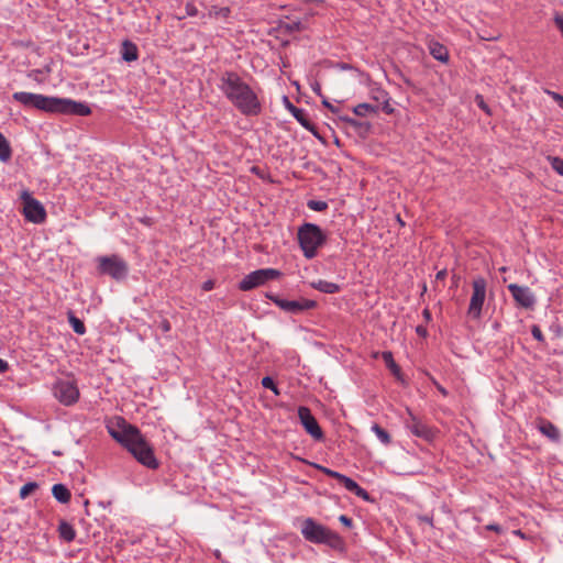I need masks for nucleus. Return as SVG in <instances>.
I'll list each match as a JSON object with an SVG mask.
<instances>
[{"label":"nucleus","instance_id":"nucleus-14","mask_svg":"<svg viewBox=\"0 0 563 563\" xmlns=\"http://www.w3.org/2000/svg\"><path fill=\"white\" fill-rule=\"evenodd\" d=\"M298 417L308 434H310L317 441L323 439V432L308 407L300 406L298 408Z\"/></svg>","mask_w":563,"mask_h":563},{"label":"nucleus","instance_id":"nucleus-34","mask_svg":"<svg viewBox=\"0 0 563 563\" xmlns=\"http://www.w3.org/2000/svg\"><path fill=\"white\" fill-rule=\"evenodd\" d=\"M262 386L264 388H267V389H271L276 396H278L280 394L277 385L275 384L274 379L269 376H265L263 379H262Z\"/></svg>","mask_w":563,"mask_h":563},{"label":"nucleus","instance_id":"nucleus-15","mask_svg":"<svg viewBox=\"0 0 563 563\" xmlns=\"http://www.w3.org/2000/svg\"><path fill=\"white\" fill-rule=\"evenodd\" d=\"M409 418L405 420L406 428L416 437L426 441H432L435 437V431L427 423L417 418L411 411H408Z\"/></svg>","mask_w":563,"mask_h":563},{"label":"nucleus","instance_id":"nucleus-54","mask_svg":"<svg viewBox=\"0 0 563 563\" xmlns=\"http://www.w3.org/2000/svg\"><path fill=\"white\" fill-rule=\"evenodd\" d=\"M422 520H423V521H426V522H428V523H430V525L432 523V520H431V519H429L428 517H424Z\"/></svg>","mask_w":563,"mask_h":563},{"label":"nucleus","instance_id":"nucleus-31","mask_svg":"<svg viewBox=\"0 0 563 563\" xmlns=\"http://www.w3.org/2000/svg\"><path fill=\"white\" fill-rule=\"evenodd\" d=\"M548 159L552 169L555 170L560 176H563V158L558 156H549Z\"/></svg>","mask_w":563,"mask_h":563},{"label":"nucleus","instance_id":"nucleus-3","mask_svg":"<svg viewBox=\"0 0 563 563\" xmlns=\"http://www.w3.org/2000/svg\"><path fill=\"white\" fill-rule=\"evenodd\" d=\"M300 532L311 543L325 544L334 550H343L344 548V541L336 532L316 522L312 518H306L302 521Z\"/></svg>","mask_w":563,"mask_h":563},{"label":"nucleus","instance_id":"nucleus-21","mask_svg":"<svg viewBox=\"0 0 563 563\" xmlns=\"http://www.w3.org/2000/svg\"><path fill=\"white\" fill-rule=\"evenodd\" d=\"M311 287L324 294H336L341 289L338 284L323 279L311 283Z\"/></svg>","mask_w":563,"mask_h":563},{"label":"nucleus","instance_id":"nucleus-23","mask_svg":"<svg viewBox=\"0 0 563 563\" xmlns=\"http://www.w3.org/2000/svg\"><path fill=\"white\" fill-rule=\"evenodd\" d=\"M58 532L60 539H63L66 542H71L76 538V531L74 527L68 523L67 521H60L58 526Z\"/></svg>","mask_w":563,"mask_h":563},{"label":"nucleus","instance_id":"nucleus-11","mask_svg":"<svg viewBox=\"0 0 563 563\" xmlns=\"http://www.w3.org/2000/svg\"><path fill=\"white\" fill-rule=\"evenodd\" d=\"M268 298L282 310L294 314L313 309L317 306L314 300L306 298H301L299 300H287L279 298L278 296H268Z\"/></svg>","mask_w":563,"mask_h":563},{"label":"nucleus","instance_id":"nucleus-49","mask_svg":"<svg viewBox=\"0 0 563 563\" xmlns=\"http://www.w3.org/2000/svg\"><path fill=\"white\" fill-rule=\"evenodd\" d=\"M312 90L318 93V95H321V87L318 82H316L313 86H312Z\"/></svg>","mask_w":563,"mask_h":563},{"label":"nucleus","instance_id":"nucleus-7","mask_svg":"<svg viewBox=\"0 0 563 563\" xmlns=\"http://www.w3.org/2000/svg\"><path fill=\"white\" fill-rule=\"evenodd\" d=\"M12 98L24 107L34 108L52 113L54 97H47L44 95L26 91H18L12 95Z\"/></svg>","mask_w":563,"mask_h":563},{"label":"nucleus","instance_id":"nucleus-53","mask_svg":"<svg viewBox=\"0 0 563 563\" xmlns=\"http://www.w3.org/2000/svg\"><path fill=\"white\" fill-rule=\"evenodd\" d=\"M445 275V272L444 271H441L437 274V278H443Z\"/></svg>","mask_w":563,"mask_h":563},{"label":"nucleus","instance_id":"nucleus-33","mask_svg":"<svg viewBox=\"0 0 563 563\" xmlns=\"http://www.w3.org/2000/svg\"><path fill=\"white\" fill-rule=\"evenodd\" d=\"M307 207L313 211H324L328 208V203L323 200H308Z\"/></svg>","mask_w":563,"mask_h":563},{"label":"nucleus","instance_id":"nucleus-32","mask_svg":"<svg viewBox=\"0 0 563 563\" xmlns=\"http://www.w3.org/2000/svg\"><path fill=\"white\" fill-rule=\"evenodd\" d=\"M38 487L37 483L29 482L24 484L20 489V498L25 499L31 493H33Z\"/></svg>","mask_w":563,"mask_h":563},{"label":"nucleus","instance_id":"nucleus-24","mask_svg":"<svg viewBox=\"0 0 563 563\" xmlns=\"http://www.w3.org/2000/svg\"><path fill=\"white\" fill-rule=\"evenodd\" d=\"M12 157V148L9 141L0 132V162L7 163Z\"/></svg>","mask_w":563,"mask_h":563},{"label":"nucleus","instance_id":"nucleus-41","mask_svg":"<svg viewBox=\"0 0 563 563\" xmlns=\"http://www.w3.org/2000/svg\"><path fill=\"white\" fill-rule=\"evenodd\" d=\"M339 521H340L342 525H344L345 527H347V528H351V527H352V525H353L352 519H351L350 517L345 516V515H341V516L339 517Z\"/></svg>","mask_w":563,"mask_h":563},{"label":"nucleus","instance_id":"nucleus-28","mask_svg":"<svg viewBox=\"0 0 563 563\" xmlns=\"http://www.w3.org/2000/svg\"><path fill=\"white\" fill-rule=\"evenodd\" d=\"M371 430L375 433V435L377 437V439L384 444V445H388L390 444L391 442V438L389 435V433L383 429L379 424L377 423H374L372 427H371Z\"/></svg>","mask_w":563,"mask_h":563},{"label":"nucleus","instance_id":"nucleus-47","mask_svg":"<svg viewBox=\"0 0 563 563\" xmlns=\"http://www.w3.org/2000/svg\"><path fill=\"white\" fill-rule=\"evenodd\" d=\"M384 111L386 113H391L394 111V109L390 107L389 102H388V99L384 100Z\"/></svg>","mask_w":563,"mask_h":563},{"label":"nucleus","instance_id":"nucleus-10","mask_svg":"<svg viewBox=\"0 0 563 563\" xmlns=\"http://www.w3.org/2000/svg\"><path fill=\"white\" fill-rule=\"evenodd\" d=\"M91 112L89 106L85 102L75 101L67 98L54 97L52 113L75 114L80 117L89 115Z\"/></svg>","mask_w":563,"mask_h":563},{"label":"nucleus","instance_id":"nucleus-5","mask_svg":"<svg viewBox=\"0 0 563 563\" xmlns=\"http://www.w3.org/2000/svg\"><path fill=\"white\" fill-rule=\"evenodd\" d=\"M100 274L108 275L115 280H122L128 276L129 266L119 255L101 256L98 258Z\"/></svg>","mask_w":563,"mask_h":563},{"label":"nucleus","instance_id":"nucleus-9","mask_svg":"<svg viewBox=\"0 0 563 563\" xmlns=\"http://www.w3.org/2000/svg\"><path fill=\"white\" fill-rule=\"evenodd\" d=\"M473 294L470 300L467 313L473 319H479L482 316L483 305L486 298L487 283L484 277H476L472 282Z\"/></svg>","mask_w":563,"mask_h":563},{"label":"nucleus","instance_id":"nucleus-27","mask_svg":"<svg viewBox=\"0 0 563 563\" xmlns=\"http://www.w3.org/2000/svg\"><path fill=\"white\" fill-rule=\"evenodd\" d=\"M382 358L385 362L386 366L391 371V373L394 375H399L400 368L396 364V362L394 360V355H393V353L390 351H384L382 353Z\"/></svg>","mask_w":563,"mask_h":563},{"label":"nucleus","instance_id":"nucleus-51","mask_svg":"<svg viewBox=\"0 0 563 563\" xmlns=\"http://www.w3.org/2000/svg\"><path fill=\"white\" fill-rule=\"evenodd\" d=\"M512 533H514L515 536L520 537L521 539H525V538H526L525 533H523L521 530H514V531H512Z\"/></svg>","mask_w":563,"mask_h":563},{"label":"nucleus","instance_id":"nucleus-16","mask_svg":"<svg viewBox=\"0 0 563 563\" xmlns=\"http://www.w3.org/2000/svg\"><path fill=\"white\" fill-rule=\"evenodd\" d=\"M286 106L289 112L294 115V118L308 131H313L314 125L311 123L309 119V114L305 109L295 107L288 99L285 97Z\"/></svg>","mask_w":563,"mask_h":563},{"label":"nucleus","instance_id":"nucleus-6","mask_svg":"<svg viewBox=\"0 0 563 563\" xmlns=\"http://www.w3.org/2000/svg\"><path fill=\"white\" fill-rule=\"evenodd\" d=\"M21 200L23 202V216L25 220L36 224L45 221L46 211L44 206L37 199L33 198L30 191L23 190L21 192Z\"/></svg>","mask_w":563,"mask_h":563},{"label":"nucleus","instance_id":"nucleus-12","mask_svg":"<svg viewBox=\"0 0 563 563\" xmlns=\"http://www.w3.org/2000/svg\"><path fill=\"white\" fill-rule=\"evenodd\" d=\"M54 395L65 406H71L79 398V390L74 382L60 380L54 386Z\"/></svg>","mask_w":563,"mask_h":563},{"label":"nucleus","instance_id":"nucleus-18","mask_svg":"<svg viewBox=\"0 0 563 563\" xmlns=\"http://www.w3.org/2000/svg\"><path fill=\"white\" fill-rule=\"evenodd\" d=\"M538 430L553 442H559L561 438L560 430L549 420H541Z\"/></svg>","mask_w":563,"mask_h":563},{"label":"nucleus","instance_id":"nucleus-1","mask_svg":"<svg viewBox=\"0 0 563 563\" xmlns=\"http://www.w3.org/2000/svg\"><path fill=\"white\" fill-rule=\"evenodd\" d=\"M218 88L241 114L257 117L262 113L263 106L258 93L236 71H222Z\"/></svg>","mask_w":563,"mask_h":563},{"label":"nucleus","instance_id":"nucleus-26","mask_svg":"<svg viewBox=\"0 0 563 563\" xmlns=\"http://www.w3.org/2000/svg\"><path fill=\"white\" fill-rule=\"evenodd\" d=\"M68 322L71 325L75 333L84 335L86 333V327L84 322L78 319L73 312H68Z\"/></svg>","mask_w":563,"mask_h":563},{"label":"nucleus","instance_id":"nucleus-8","mask_svg":"<svg viewBox=\"0 0 563 563\" xmlns=\"http://www.w3.org/2000/svg\"><path fill=\"white\" fill-rule=\"evenodd\" d=\"M282 273L277 269L261 268L244 276V278L239 284V288L243 291H247L264 285L268 280L276 279Z\"/></svg>","mask_w":563,"mask_h":563},{"label":"nucleus","instance_id":"nucleus-13","mask_svg":"<svg viewBox=\"0 0 563 563\" xmlns=\"http://www.w3.org/2000/svg\"><path fill=\"white\" fill-rule=\"evenodd\" d=\"M507 288L517 306L525 309H532L534 307L537 299L529 287L520 286L518 284H509Z\"/></svg>","mask_w":563,"mask_h":563},{"label":"nucleus","instance_id":"nucleus-29","mask_svg":"<svg viewBox=\"0 0 563 563\" xmlns=\"http://www.w3.org/2000/svg\"><path fill=\"white\" fill-rule=\"evenodd\" d=\"M282 29L288 33L299 32L303 29V24L298 20H290L282 24Z\"/></svg>","mask_w":563,"mask_h":563},{"label":"nucleus","instance_id":"nucleus-52","mask_svg":"<svg viewBox=\"0 0 563 563\" xmlns=\"http://www.w3.org/2000/svg\"><path fill=\"white\" fill-rule=\"evenodd\" d=\"M422 314L426 318V320H430L431 319V312L428 309H424Z\"/></svg>","mask_w":563,"mask_h":563},{"label":"nucleus","instance_id":"nucleus-36","mask_svg":"<svg viewBox=\"0 0 563 563\" xmlns=\"http://www.w3.org/2000/svg\"><path fill=\"white\" fill-rule=\"evenodd\" d=\"M531 334H532L534 340H537L539 342H544V335H543L541 329L538 325H532Z\"/></svg>","mask_w":563,"mask_h":563},{"label":"nucleus","instance_id":"nucleus-42","mask_svg":"<svg viewBox=\"0 0 563 563\" xmlns=\"http://www.w3.org/2000/svg\"><path fill=\"white\" fill-rule=\"evenodd\" d=\"M186 12H187V14H188L189 16H195V15H197L198 10H197V8L195 7V4H192V3H187V4H186Z\"/></svg>","mask_w":563,"mask_h":563},{"label":"nucleus","instance_id":"nucleus-2","mask_svg":"<svg viewBox=\"0 0 563 563\" xmlns=\"http://www.w3.org/2000/svg\"><path fill=\"white\" fill-rule=\"evenodd\" d=\"M109 432L139 463L151 470L158 468L159 463L155 457L153 448L136 427L124 424L121 430L110 429Z\"/></svg>","mask_w":563,"mask_h":563},{"label":"nucleus","instance_id":"nucleus-4","mask_svg":"<svg viewBox=\"0 0 563 563\" xmlns=\"http://www.w3.org/2000/svg\"><path fill=\"white\" fill-rule=\"evenodd\" d=\"M297 240L303 256L312 260L318 255L319 247L325 243L327 236L319 225L306 222L298 228Z\"/></svg>","mask_w":563,"mask_h":563},{"label":"nucleus","instance_id":"nucleus-44","mask_svg":"<svg viewBox=\"0 0 563 563\" xmlns=\"http://www.w3.org/2000/svg\"><path fill=\"white\" fill-rule=\"evenodd\" d=\"M416 333L423 338H426L428 335V331L423 325H417Z\"/></svg>","mask_w":563,"mask_h":563},{"label":"nucleus","instance_id":"nucleus-46","mask_svg":"<svg viewBox=\"0 0 563 563\" xmlns=\"http://www.w3.org/2000/svg\"><path fill=\"white\" fill-rule=\"evenodd\" d=\"M8 368H9L8 362H5L4 360L0 358V373L7 372Z\"/></svg>","mask_w":563,"mask_h":563},{"label":"nucleus","instance_id":"nucleus-45","mask_svg":"<svg viewBox=\"0 0 563 563\" xmlns=\"http://www.w3.org/2000/svg\"><path fill=\"white\" fill-rule=\"evenodd\" d=\"M322 104L328 108L331 112L333 113H336L338 112V108H335L334 106H332L325 98L322 100Z\"/></svg>","mask_w":563,"mask_h":563},{"label":"nucleus","instance_id":"nucleus-38","mask_svg":"<svg viewBox=\"0 0 563 563\" xmlns=\"http://www.w3.org/2000/svg\"><path fill=\"white\" fill-rule=\"evenodd\" d=\"M547 93L550 95L552 97V99L558 102L559 107L562 106V103H563L562 95L554 92V91H549V90L547 91Z\"/></svg>","mask_w":563,"mask_h":563},{"label":"nucleus","instance_id":"nucleus-37","mask_svg":"<svg viewBox=\"0 0 563 563\" xmlns=\"http://www.w3.org/2000/svg\"><path fill=\"white\" fill-rule=\"evenodd\" d=\"M476 103H477V106H478L482 110H484L487 114H490V110H489L488 106L485 103V101H484V99H483V97H482V96H477V97H476Z\"/></svg>","mask_w":563,"mask_h":563},{"label":"nucleus","instance_id":"nucleus-43","mask_svg":"<svg viewBox=\"0 0 563 563\" xmlns=\"http://www.w3.org/2000/svg\"><path fill=\"white\" fill-rule=\"evenodd\" d=\"M213 287H214V282H213V280H211V279H208V280H206V282L202 284V289H203L205 291H210V290H212V289H213Z\"/></svg>","mask_w":563,"mask_h":563},{"label":"nucleus","instance_id":"nucleus-39","mask_svg":"<svg viewBox=\"0 0 563 563\" xmlns=\"http://www.w3.org/2000/svg\"><path fill=\"white\" fill-rule=\"evenodd\" d=\"M486 530H489V531H494L496 533H503L504 532V529L501 526L497 525V523H489L485 527Z\"/></svg>","mask_w":563,"mask_h":563},{"label":"nucleus","instance_id":"nucleus-30","mask_svg":"<svg viewBox=\"0 0 563 563\" xmlns=\"http://www.w3.org/2000/svg\"><path fill=\"white\" fill-rule=\"evenodd\" d=\"M230 9L228 7H222V8H218V7H212L209 11V16L210 18H223V19H227L229 15H230Z\"/></svg>","mask_w":563,"mask_h":563},{"label":"nucleus","instance_id":"nucleus-17","mask_svg":"<svg viewBox=\"0 0 563 563\" xmlns=\"http://www.w3.org/2000/svg\"><path fill=\"white\" fill-rule=\"evenodd\" d=\"M339 483H341L346 490L355 494L363 500H369V494L367 493V490L361 487L354 479L342 474L341 478L339 479Z\"/></svg>","mask_w":563,"mask_h":563},{"label":"nucleus","instance_id":"nucleus-25","mask_svg":"<svg viewBox=\"0 0 563 563\" xmlns=\"http://www.w3.org/2000/svg\"><path fill=\"white\" fill-rule=\"evenodd\" d=\"M377 111H378V107L373 106L371 103H366V102L358 103L357 106H355L353 108V112L358 117H366L372 113H377Z\"/></svg>","mask_w":563,"mask_h":563},{"label":"nucleus","instance_id":"nucleus-48","mask_svg":"<svg viewBox=\"0 0 563 563\" xmlns=\"http://www.w3.org/2000/svg\"><path fill=\"white\" fill-rule=\"evenodd\" d=\"M161 328L164 332H168L170 330V323L167 320H164L161 323Z\"/></svg>","mask_w":563,"mask_h":563},{"label":"nucleus","instance_id":"nucleus-22","mask_svg":"<svg viewBox=\"0 0 563 563\" xmlns=\"http://www.w3.org/2000/svg\"><path fill=\"white\" fill-rule=\"evenodd\" d=\"M52 494L62 504H67L71 498L69 489L64 484H55L52 487Z\"/></svg>","mask_w":563,"mask_h":563},{"label":"nucleus","instance_id":"nucleus-19","mask_svg":"<svg viewBox=\"0 0 563 563\" xmlns=\"http://www.w3.org/2000/svg\"><path fill=\"white\" fill-rule=\"evenodd\" d=\"M429 51L433 58L446 63L449 60L448 48L439 42L432 41L429 44Z\"/></svg>","mask_w":563,"mask_h":563},{"label":"nucleus","instance_id":"nucleus-50","mask_svg":"<svg viewBox=\"0 0 563 563\" xmlns=\"http://www.w3.org/2000/svg\"><path fill=\"white\" fill-rule=\"evenodd\" d=\"M437 389L443 395V396H448V391L444 387H442L441 385L437 384Z\"/></svg>","mask_w":563,"mask_h":563},{"label":"nucleus","instance_id":"nucleus-20","mask_svg":"<svg viewBox=\"0 0 563 563\" xmlns=\"http://www.w3.org/2000/svg\"><path fill=\"white\" fill-rule=\"evenodd\" d=\"M121 57L129 63L136 60L139 58L137 46L130 41H124L122 43Z\"/></svg>","mask_w":563,"mask_h":563},{"label":"nucleus","instance_id":"nucleus-35","mask_svg":"<svg viewBox=\"0 0 563 563\" xmlns=\"http://www.w3.org/2000/svg\"><path fill=\"white\" fill-rule=\"evenodd\" d=\"M316 467H317L318 470H320V471H321L323 474H325L327 476H329V477H333V478H335V479H338V481H339V479L341 478V476H342V474H341V473H339V472H336V471H333V470H331V468H328V467H325V466L316 465Z\"/></svg>","mask_w":563,"mask_h":563},{"label":"nucleus","instance_id":"nucleus-55","mask_svg":"<svg viewBox=\"0 0 563 563\" xmlns=\"http://www.w3.org/2000/svg\"><path fill=\"white\" fill-rule=\"evenodd\" d=\"M560 108H562V109H563V103H562V106H561Z\"/></svg>","mask_w":563,"mask_h":563},{"label":"nucleus","instance_id":"nucleus-40","mask_svg":"<svg viewBox=\"0 0 563 563\" xmlns=\"http://www.w3.org/2000/svg\"><path fill=\"white\" fill-rule=\"evenodd\" d=\"M374 99L377 101H384L388 99V93L385 90L378 89L376 95L374 96Z\"/></svg>","mask_w":563,"mask_h":563}]
</instances>
